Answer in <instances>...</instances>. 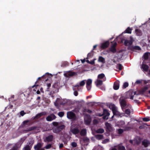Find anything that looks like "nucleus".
<instances>
[{"label":"nucleus","instance_id":"nucleus-26","mask_svg":"<svg viewBox=\"0 0 150 150\" xmlns=\"http://www.w3.org/2000/svg\"><path fill=\"white\" fill-rule=\"evenodd\" d=\"M69 65V64L68 62L67 61H64L62 62L61 65V66L62 67H65L68 66Z\"/></svg>","mask_w":150,"mask_h":150},{"label":"nucleus","instance_id":"nucleus-4","mask_svg":"<svg viewBox=\"0 0 150 150\" xmlns=\"http://www.w3.org/2000/svg\"><path fill=\"white\" fill-rule=\"evenodd\" d=\"M110 107L111 108L113 115H119L116 107L113 104H111L110 105Z\"/></svg>","mask_w":150,"mask_h":150},{"label":"nucleus","instance_id":"nucleus-17","mask_svg":"<svg viewBox=\"0 0 150 150\" xmlns=\"http://www.w3.org/2000/svg\"><path fill=\"white\" fill-rule=\"evenodd\" d=\"M37 127L36 126H33L32 127H30L28 128V129H27L24 130L23 131L25 133L28 132L29 131L33 130L37 128Z\"/></svg>","mask_w":150,"mask_h":150},{"label":"nucleus","instance_id":"nucleus-57","mask_svg":"<svg viewBox=\"0 0 150 150\" xmlns=\"http://www.w3.org/2000/svg\"><path fill=\"white\" fill-rule=\"evenodd\" d=\"M20 115L23 116L25 114H26V113L24 112L23 110H22L20 112Z\"/></svg>","mask_w":150,"mask_h":150},{"label":"nucleus","instance_id":"nucleus-46","mask_svg":"<svg viewBox=\"0 0 150 150\" xmlns=\"http://www.w3.org/2000/svg\"><path fill=\"white\" fill-rule=\"evenodd\" d=\"M117 68L120 70H121L122 69V66L121 64H119L117 65Z\"/></svg>","mask_w":150,"mask_h":150},{"label":"nucleus","instance_id":"nucleus-38","mask_svg":"<svg viewBox=\"0 0 150 150\" xmlns=\"http://www.w3.org/2000/svg\"><path fill=\"white\" fill-rule=\"evenodd\" d=\"M105 76V75L103 73L101 74L98 75V78L99 79H102Z\"/></svg>","mask_w":150,"mask_h":150},{"label":"nucleus","instance_id":"nucleus-3","mask_svg":"<svg viewBox=\"0 0 150 150\" xmlns=\"http://www.w3.org/2000/svg\"><path fill=\"white\" fill-rule=\"evenodd\" d=\"M91 121V116L88 114H86L84 117V121L85 124L88 125L90 124Z\"/></svg>","mask_w":150,"mask_h":150},{"label":"nucleus","instance_id":"nucleus-20","mask_svg":"<svg viewBox=\"0 0 150 150\" xmlns=\"http://www.w3.org/2000/svg\"><path fill=\"white\" fill-rule=\"evenodd\" d=\"M53 136L52 135H50L46 137L45 140L47 142H51L52 141Z\"/></svg>","mask_w":150,"mask_h":150},{"label":"nucleus","instance_id":"nucleus-62","mask_svg":"<svg viewBox=\"0 0 150 150\" xmlns=\"http://www.w3.org/2000/svg\"><path fill=\"white\" fill-rule=\"evenodd\" d=\"M55 93V92L54 91H52L50 92V95L52 96Z\"/></svg>","mask_w":150,"mask_h":150},{"label":"nucleus","instance_id":"nucleus-52","mask_svg":"<svg viewBox=\"0 0 150 150\" xmlns=\"http://www.w3.org/2000/svg\"><path fill=\"white\" fill-rule=\"evenodd\" d=\"M58 86V83L57 82H56L52 86V87L54 88H57Z\"/></svg>","mask_w":150,"mask_h":150},{"label":"nucleus","instance_id":"nucleus-55","mask_svg":"<svg viewBox=\"0 0 150 150\" xmlns=\"http://www.w3.org/2000/svg\"><path fill=\"white\" fill-rule=\"evenodd\" d=\"M109 141V140L108 139H105L102 142V143L103 144H105L108 142Z\"/></svg>","mask_w":150,"mask_h":150},{"label":"nucleus","instance_id":"nucleus-40","mask_svg":"<svg viewBox=\"0 0 150 150\" xmlns=\"http://www.w3.org/2000/svg\"><path fill=\"white\" fill-rule=\"evenodd\" d=\"M117 149L118 150H126L125 147L123 146H118Z\"/></svg>","mask_w":150,"mask_h":150},{"label":"nucleus","instance_id":"nucleus-15","mask_svg":"<svg viewBox=\"0 0 150 150\" xmlns=\"http://www.w3.org/2000/svg\"><path fill=\"white\" fill-rule=\"evenodd\" d=\"M119 83L120 82L119 81H115L113 85V88L115 90H118L119 88Z\"/></svg>","mask_w":150,"mask_h":150},{"label":"nucleus","instance_id":"nucleus-6","mask_svg":"<svg viewBox=\"0 0 150 150\" xmlns=\"http://www.w3.org/2000/svg\"><path fill=\"white\" fill-rule=\"evenodd\" d=\"M120 103L122 110L126 108L127 105V102L125 99H121L119 100Z\"/></svg>","mask_w":150,"mask_h":150},{"label":"nucleus","instance_id":"nucleus-58","mask_svg":"<svg viewBox=\"0 0 150 150\" xmlns=\"http://www.w3.org/2000/svg\"><path fill=\"white\" fill-rule=\"evenodd\" d=\"M29 121H30L29 120H26L24 121L23 122V125H26L27 124V123H28L29 122Z\"/></svg>","mask_w":150,"mask_h":150},{"label":"nucleus","instance_id":"nucleus-60","mask_svg":"<svg viewBox=\"0 0 150 150\" xmlns=\"http://www.w3.org/2000/svg\"><path fill=\"white\" fill-rule=\"evenodd\" d=\"M40 118L39 115H38V114H37L35 117H34L33 119H38Z\"/></svg>","mask_w":150,"mask_h":150},{"label":"nucleus","instance_id":"nucleus-34","mask_svg":"<svg viewBox=\"0 0 150 150\" xmlns=\"http://www.w3.org/2000/svg\"><path fill=\"white\" fill-rule=\"evenodd\" d=\"M30 144V143H29V145H26L25 147L23 148L22 150H30L31 148H30L29 144Z\"/></svg>","mask_w":150,"mask_h":150},{"label":"nucleus","instance_id":"nucleus-16","mask_svg":"<svg viewBox=\"0 0 150 150\" xmlns=\"http://www.w3.org/2000/svg\"><path fill=\"white\" fill-rule=\"evenodd\" d=\"M148 88L147 86H145L142 88L139 91V94L140 95H143L144 93L148 89Z\"/></svg>","mask_w":150,"mask_h":150},{"label":"nucleus","instance_id":"nucleus-24","mask_svg":"<svg viewBox=\"0 0 150 150\" xmlns=\"http://www.w3.org/2000/svg\"><path fill=\"white\" fill-rule=\"evenodd\" d=\"M83 142L85 143L86 145H87L89 142V139L87 137H84L82 139Z\"/></svg>","mask_w":150,"mask_h":150},{"label":"nucleus","instance_id":"nucleus-27","mask_svg":"<svg viewBox=\"0 0 150 150\" xmlns=\"http://www.w3.org/2000/svg\"><path fill=\"white\" fill-rule=\"evenodd\" d=\"M132 30V29L130 28L129 27H128L125 30V32L127 33L131 34Z\"/></svg>","mask_w":150,"mask_h":150},{"label":"nucleus","instance_id":"nucleus-59","mask_svg":"<svg viewBox=\"0 0 150 150\" xmlns=\"http://www.w3.org/2000/svg\"><path fill=\"white\" fill-rule=\"evenodd\" d=\"M142 80H137L136 82V83L137 84H140L142 83Z\"/></svg>","mask_w":150,"mask_h":150},{"label":"nucleus","instance_id":"nucleus-23","mask_svg":"<svg viewBox=\"0 0 150 150\" xmlns=\"http://www.w3.org/2000/svg\"><path fill=\"white\" fill-rule=\"evenodd\" d=\"M81 136H85L86 134V129H83L80 132Z\"/></svg>","mask_w":150,"mask_h":150},{"label":"nucleus","instance_id":"nucleus-25","mask_svg":"<svg viewBox=\"0 0 150 150\" xmlns=\"http://www.w3.org/2000/svg\"><path fill=\"white\" fill-rule=\"evenodd\" d=\"M135 32L136 35L137 36H141L142 35V31L139 29H136Z\"/></svg>","mask_w":150,"mask_h":150},{"label":"nucleus","instance_id":"nucleus-47","mask_svg":"<svg viewBox=\"0 0 150 150\" xmlns=\"http://www.w3.org/2000/svg\"><path fill=\"white\" fill-rule=\"evenodd\" d=\"M133 49L134 50H141V48L139 46H135L133 47Z\"/></svg>","mask_w":150,"mask_h":150},{"label":"nucleus","instance_id":"nucleus-7","mask_svg":"<svg viewBox=\"0 0 150 150\" xmlns=\"http://www.w3.org/2000/svg\"><path fill=\"white\" fill-rule=\"evenodd\" d=\"M134 41L133 37L131 36L130 37V40H125L124 42V45L126 46H129L132 45Z\"/></svg>","mask_w":150,"mask_h":150},{"label":"nucleus","instance_id":"nucleus-9","mask_svg":"<svg viewBox=\"0 0 150 150\" xmlns=\"http://www.w3.org/2000/svg\"><path fill=\"white\" fill-rule=\"evenodd\" d=\"M56 118L55 115L53 113L49 115L46 118V120L47 121H51L55 119Z\"/></svg>","mask_w":150,"mask_h":150},{"label":"nucleus","instance_id":"nucleus-14","mask_svg":"<svg viewBox=\"0 0 150 150\" xmlns=\"http://www.w3.org/2000/svg\"><path fill=\"white\" fill-rule=\"evenodd\" d=\"M71 132L74 134H77L80 133V130L77 128H74L71 130Z\"/></svg>","mask_w":150,"mask_h":150},{"label":"nucleus","instance_id":"nucleus-21","mask_svg":"<svg viewBox=\"0 0 150 150\" xmlns=\"http://www.w3.org/2000/svg\"><path fill=\"white\" fill-rule=\"evenodd\" d=\"M82 111L83 114H85V112H87L89 113H91L92 112V111L91 110L87 109L85 107L83 108Z\"/></svg>","mask_w":150,"mask_h":150},{"label":"nucleus","instance_id":"nucleus-51","mask_svg":"<svg viewBox=\"0 0 150 150\" xmlns=\"http://www.w3.org/2000/svg\"><path fill=\"white\" fill-rule=\"evenodd\" d=\"M71 145L73 147H76L77 146V144L76 142H74L71 143Z\"/></svg>","mask_w":150,"mask_h":150},{"label":"nucleus","instance_id":"nucleus-48","mask_svg":"<svg viewBox=\"0 0 150 150\" xmlns=\"http://www.w3.org/2000/svg\"><path fill=\"white\" fill-rule=\"evenodd\" d=\"M85 83L84 80L81 81L79 83V86H83L85 84Z\"/></svg>","mask_w":150,"mask_h":150},{"label":"nucleus","instance_id":"nucleus-8","mask_svg":"<svg viewBox=\"0 0 150 150\" xmlns=\"http://www.w3.org/2000/svg\"><path fill=\"white\" fill-rule=\"evenodd\" d=\"M105 125L106 127V131L107 132L110 133L112 131V127L110 123L107 122H106L105 123Z\"/></svg>","mask_w":150,"mask_h":150},{"label":"nucleus","instance_id":"nucleus-53","mask_svg":"<svg viewBox=\"0 0 150 150\" xmlns=\"http://www.w3.org/2000/svg\"><path fill=\"white\" fill-rule=\"evenodd\" d=\"M52 124L54 127H57L59 126L58 123L57 122H53Z\"/></svg>","mask_w":150,"mask_h":150},{"label":"nucleus","instance_id":"nucleus-31","mask_svg":"<svg viewBox=\"0 0 150 150\" xmlns=\"http://www.w3.org/2000/svg\"><path fill=\"white\" fill-rule=\"evenodd\" d=\"M94 51L93 50H92L91 51L88 53L87 55L88 58H90L92 57L94 54Z\"/></svg>","mask_w":150,"mask_h":150},{"label":"nucleus","instance_id":"nucleus-2","mask_svg":"<svg viewBox=\"0 0 150 150\" xmlns=\"http://www.w3.org/2000/svg\"><path fill=\"white\" fill-rule=\"evenodd\" d=\"M65 127V126L63 125H59L57 127H54L52 129L53 132L55 133L60 132Z\"/></svg>","mask_w":150,"mask_h":150},{"label":"nucleus","instance_id":"nucleus-63","mask_svg":"<svg viewBox=\"0 0 150 150\" xmlns=\"http://www.w3.org/2000/svg\"><path fill=\"white\" fill-rule=\"evenodd\" d=\"M74 95L75 96H78V91H74Z\"/></svg>","mask_w":150,"mask_h":150},{"label":"nucleus","instance_id":"nucleus-45","mask_svg":"<svg viewBox=\"0 0 150 150\" xmlns=\"http://www.w3.org/2000/svg\"><path fill=\"white\" fill-rule=\"evenodd\" d=\"M144 84H146L147 83H150V79L147 80H143Z\"/></svg>","mask_w":150,"mask_h":150},{"label":"nucleus","instance_id":"nucleus-29","mask_svg":"<svg viewBox=\"0 0 150 150\" xmlns=\"http://www.w3.org/2000/svg\"><path fill=\"white\" fill-rule=\"evenodd\" d=\"M98 61L103 63H104L105 62L104 58L102 56L99 57Z\"/></svg>","mask_w":150,"mask_h":150},{"label":"nucleus","instance_id":"nucleus-61","mask_svg":"<svg viewBox=\"0 0 150 150\" xmlns=\"http://www.w3.org/2000/svg\"><path fill=\"white\" fill-rule=\"evenodd\" d=\"M103 118L104 120H105V119L107 120L108 119V116H107L106 115H104V116H103Z\"/></svg>","mask_w":150,"mask_h":150},{"label":"nucleus","instance_id":"nucleus-28","mask_svg":"<svg viewBox=\"0 0 150 150\" xmlns=\"http://www.w3.org/2000/svg\"><path fill=\"white\" fill-rule=\"evenodd\" d=\"M103 135L98 134L96 135V137L98 140H100L103 139Z\"/></svg>","mask_w":150,"mask_h":150},{"label":"nucleus","instance_id":"nucleus-39","mask_svg":"<svg viewBox=\"0 0 150 150\" xmlns=\"http://www.w3.org/2000/svg\"><path fill=\"white\" fill-rule=\"evenodd\" d=\"M92 81L91 79H88L86 82V85H91Z\"/></svg>","mask_w":150,"mask_h":150},{"label":"nucleus","instance_id":"nucleus-37","mask_svg":"<svg viewBox=\"0 0 150 150\" xmlns=\"http://www.w3.org/2000/svg\"><path fill=\"white\" fill-rule=\"evenodd\" d=\"M125 112L126 114L130 115L131 112V110L129 109H126L125 110Z\"/></svg>","mask_w":150,"mask_h":150},{"label":"nucleus","instance_id":"nucleus-13","mask_svg":"<svg viewBox=\"0 0 150 150\" xmlns=\"http://www.w3.org/2000/svg\"><path fill=\"white\" fill-rule=\"evenodd\" d=\"M109 44V42L108 41H106L102 44L101 48L103 49L106 48L108 47Z\"/></svg>","mask_w":150,"mask_h":150},{"label":"nucleus","instance_id":"nucleus-1","mask_svg":"<svg viewBox=\"0 0 150 150\" xmlns=\"http://www.w3.org/2000/svg\"><path fill=\"white\" fill-rule=\"evenodd\" d=\"M49 74L48 73H47L42 77H39L36 82L35 84L32 86V88H33L35 87H36H36L38 86V85H36V84L37 82H39L40 81H41L42 82L47 81L48 80V76Z\"/></svg>","mask_w":150,"mask_h":150},{"label":"nucleus","instance_id":"nucleus-10","mask_svg":"<svg viewBox=\"0 0 150 150\" xmlns=\"http://www.w3.org/2000/svg\"><path fill=\"white\" fill-rule=\"evenodd\" d=\"M21 144H22L21 142H18L10 150H19V149L21 147Z\"/></svg>","mask_w":150,"mask_h":150},{"label":"nucleus","instance_id":"nucleus-30","mask_svg":"<svg viewBox=\"0 0 150 150\" xmlns=\"http://www.w3.org/2000/svg\"><path fill=\"white\" fill-rule=\"evenodd\" d=\"M103 114L108 116L110 115V113L107 109H104L103 110Z\"/></svg>","mask_w":150,"mask_h":150},{"label":"nucleus","instance_id":"nucleus-22","mask_svg":"<svg viewBox=\"0 0 150 150\" xmlns=\"http://www.w3.org/2000/svg\"><path fill=\"white\" fill-rule=\"evenodd\" d=\"M142 67L143 70L144 71H147L149 70V67L146 64H143L142 65Z\"/></svg>","mask_w":150,"mask_h":150},{"label":"nucleus","instance_id":"nucleus-11","mask_svg":"<svg viewBox=\"0 0 150 150\" xmlns=\"http://www.w3.org/2000/svg\"><path fill=\"white\" fill-rule=\"evenodd\" d=\"M117 45V43L116 42H115L109 48L110 51L113 53H115L116 52V47Z\"/></svg>","mask_w":150,"mask_h":150},{"label":"nucleus","instance_id":"nucleus-56","mask_svg":"<svg viewBox=\"0 0 150 150\" xmlns=\"http://www.w3.org/2000/svg\"><path fill=\"white\" fill-rule=\"evenodd\" d=\"M86 87L88 91H89L91 88V85H86Z\"/></svg>","mask_w":150,"mask_h":150},{"label":"nucleus","instance_id":"nucleus-19","mask_svg":"<svg viewBox=\"0 0 150 150\" xmlns=\"http://www.w3.org/2000/svg\"><path fill=\"white\" fill-rule=\"evenodd\" d=\"M75 73L74 72H69L66 74H64V75L67 77H69L74 75Z\"/></svg>","mask_w":150,"mask_h":150},{"label":"nucleus","instance_id":"nucleus-42","mask_svg":"<svg viewBox=\"0 0 150 150\" xmlns=\"http://www.w3.org/2000/svg\"><path fill=\"white\" fill-rule=\"evenodd\" d=\"M142 120L144 122H148L150 120V119L149 117H146L142 118Z\"/></svg>","mask_w":150,"mask_h":150},{"label":"nucleus","instance_id":"nucleus-33","mask_svg":"<svg viewBox=\"0 0 150 150\" xmlns=\"http://www.w3.org/2000/svg\"><path fill=\"white\" fill-rule=\"evenodd\" d=\"M79 85H76L73 87V90L74 91H78L79 90Z\"/></svg>","mask_w":150,"mask_h":150},{"label":"nucleus","instance_id":"nucleus-44","mask_svg":"<svg viewBox=\"0 0 150 150\" xmlns=\"http://www.w3.org/2000/svg\"><path fill=\"white\" fill-rule=\"evenodd\" d=\"M64 115V113L63 112H59L58 113V115L61 117H63Z\"/></svg>","mask_w":150,"mask_h":150},{"label":"nucleus","instance_id":"nucleus-36","mask_svg":"<svg viewBox=\"0 0 150 150\" xmlns=\"http://www.w3.org/2000/svg\"><path fill=\"white\" fill-rule=\"evenodd\" d=\"M148 53L146 52L144 53L143 55V57L145 60H146L148 59Z\"/></svg>","mask_w":150,"mask_h":150},{"label":"nucleus","instance_id":"nucleus-12","mask_svg":"<svg viewBox=\"0 0 150 150\" xmlns=\"http://www.w3.org/2000/svg\"><path fill=\"white\" fill-rule=\"evenodd\" d=\"M142 145L146 148L150 144V141L147 139H144L142 141Z\"/></svg>","mask_w":150,"mask_h":150},{"label":"nucleus","instance_id":"nucleus-32","mask_svg":"<svg viewBox=\"0 0 150 150\" xmlns=\"http://www.w3.org/2000/svg\"><path fill=\"white\" fill-rule=\"evenodd\" d=\"M104 130L102 128H100L97 129L96 131L97 133H103L104 132Z\"/></svg>","mask_w":150,"mask_h":150},{"label":"nucleus","instance_id":"nucleus-64","mask_svg":"<svg viewBox=\"0 0 150 150\" xmlns=\"http://www.w3.org/2000/svg\"><path fill=\"white\" fill-rule=\"evenodd\" d=\"M144 125H141L139 127V129H144Z\"/></svg>","mask_w":150,"mask_h":150},{"label":"nucleus","instance_id":"nucleus-50","mask_svg":"<svg viewBox=\"0 0 150 150\" xmlns=\"http://www.w3.org/2000/svg\"><path fill=\"white\" fill-rule=\"evenodd\" d=\"M118 133L119 134H121L123 132V130L122 129H119L118 130Z\"/></svg>","mask_w":150,"mask_h":150},{"label":"nucleus","instance_id":"nucleus-41","mask_svg":"<svg viewBox=\"0 0 150 150\" xmlns=\"http://www.w3.org/2000/svg\"><path fill=\"white\" fill-rule=\"evenodd\" d=\"M47 114V112H43L38 114V115H39L40 117L42 116L45 115Z\"/></svg>","mask_w":150,"mask_h":150},{"label":"nucleus","instance_id":"nucleus-54","mask_svg":"<svg viewBox=\"0 0 150 150\" xmlns=\"http://www.w3.org/2000/svg\"><path fill=\"white\" fill-rule=\"evenodd\" d=\"M52 146V144H48L46 146L45 148L46 149H48L50 148Z\"/></svg>","mask_w":150,"mask_h":150},{"label":"nucleus","instance_id":"nucleus-35","mask_svg":"<svg viewBox=\"0 0 150 150\" xmlns=\"http://www.w3.org/2000/svg\"><path fill=\"white\" fill-rule=\"evenodd\" d=\"M103 84V81L100 80H97V82L96 83V86H98L99 85H101Z\"/></svg>","mask_w":150,"mask_h":150},{"label":"nucleus","instance_id":"nucleus-43","mask_svg":"<svg viewBox=\"0 0 150 150\" xmlns=\"http://www.w3.org/2000/svg\"><path fill=\"white\" fill-rule=\"evenodd\" d=\"M125 122L124 121H120L119 125L121 126V127H123V126L125 125Z\"/></svg>","mask_w":150,"mask_h":150},{"label":"nucleus","instance_id":"nucleus-18","mask_svg":"<svg viewBox=\"0 0 150 150\" xmlns=\"http://www.w3.org/2000/svg\"><path fill=\"white\" fill-rule=\"evenodd\" d=\"M42 146V145L40 143H38L35 146V150H42V149H40Z\"/></svg>","mask_w":150,"mask_h":150},{"label":"nucleus","instance_id":"nucleus-49","mask_svg":"<svg viewBox=\"0 0 150 150\" xmlns=\"http://www.w3.org/2000/svg\"><path fill=\"white\" fill-rule=\"evenodd\" d=\"M128 83L127 82H125L124 83L123 85V87L124 88H126V87L128 86Z\"/></svg>","mask_w":150,"mask_h":150},{"label":"nucleus","instance_id":"nucleus-5","mask_svg":"<svg viewBox=\"0 0 150 150\" xmlns=\"http://www.w3.org/2000/svg\"><path fill=\"white\" fill-rule=\"evenodd\" d=\"M67 118L70 119L75 120L76 118L75 114L71 111H69L67 113Z\"/></svg>","mask_w":150,"mask_h":150}]
</instances>
